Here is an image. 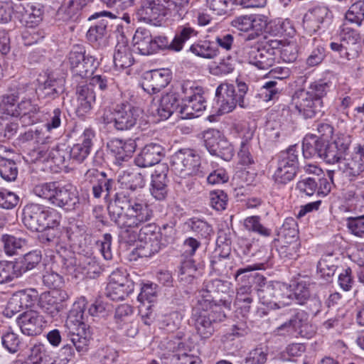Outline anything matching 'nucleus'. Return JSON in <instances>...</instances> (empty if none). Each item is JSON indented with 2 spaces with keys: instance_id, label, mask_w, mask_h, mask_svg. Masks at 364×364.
I'll return each mask as SVG.
<instances>
[{
  "instance_id": "obj_39",
  "label": "nucleus",
  "mask_w": 364,
  "mask_h": 364,
  "mask_svg": "<svg viewBox=\"0 0 364 364\" xmlns=\"http://www.w3.org/2000/svg\"><path fill=\"white\" fill-rule=\"evenodd\" d=\"M85 5V0H68L60 8L58 12L65 14L64 20H75Z\"/></svg>"
},
{
  "instance_id": "obj_52",
  "label": "nucleus",
  "mask_w": 364,
  "mask_h": 364,
  "mask_svg": "<svg viewBox=\"0 0 364 364\" xmlns=\"http://www.w3.org/2000/svg\"><path fill=\"white\" fill-rule=\"evenodd\" d=\"M279 157L278 166L287 168L291 167L293 169L297 170L298 155L296 153V148L294 146H291L287 151L282 152Z\"/></svg>"
},
{
  "instance_id": "obj_32",
  "label": "nucleus",
  "mask_w": 364,
  "mask_h": 364,
  "mask_svg": "<svg viewBox=\"0 0 364 364\" xmlns=\"http://www.w3.org/2000/svg\"><path fill=\"white\" fill-rule=\"evenodd\" d=\"M114 63L116 68L124 69L134 63V58L129 47L124 43H118L115 47Z\"/></svg>"
},
{
  "instance_id": "obj_31",
  "label": "nucleus",
  "mask_w": 364,
  "mask_h": 364,
  "mask_svg": "<svg viewBox=\"0 0 364 364\" xmlns=\"http://www.w3.org/2000/svg\"><path fill=\"white\" fill-rule=\"evenodd\" d=\"M205 101L202 95H197L196 98L188 100L186 102L181 105L179 112L183 118L190 119L198 117V112L205 109Z\"/></svg>"
},
{
  "instance_id": "obj_44",
  "label": "nucleus",
  "mask_w": 364,
  "mask_h": 364,
  "mask_svg": "<svg viewBox=\"0 0 364 364\" xmlns=\"http://www.w3.org/2000/svg\"><path fill=\"white\" fill-rule=\"evenodd\" d=\"M345 16L348 21L360 26L364 21V0L353 3L346 11Z\"/></svg>"
},
{
  "instance_id": "obj_59",
  "label": "nucleus",
  "mask_w": 364,
  "mask_h": 364,
  "mask_svg": "<svg viewBox=\"0 0 364 364\" xmlns=\"http://www.w3.org/2000/svg\"><path fill=\"white\" fill-rule=\"evenodd\" d=\"M107 21L100 20L92 26L87 33V37L90 42H96L107 34Z\"/></svg>"
},
{
  "instance_id": "obj_12",
  "label": "nucleus",
  "mask_w": 364,
  "mask_h": 364,
  "mask_svg": "<svg viewBox=\"0 0 364 364\" xmlns=\"http://www.w3.org/2000/svg\"><path fill=\"white\" fill-rule=\"evenodd\" d=\"M205 146L212 155L220 157L229 161L234 156V150L231 144L225 139L217 129H208L203 132Z\"/></svg>"
},
{
  "instance_id": "obj_5",
  "label": "nucleus",
  "mask_w": 364,
  "mask_h": 364,
  "mask_svg": "<svg viewBox=\"0 0 364 364\" xmlns=\"http://www.w3.org/2000/svg\"><path fill=\"white\" fill-rule=\"evenodd\" d=\"M205 297L193 309L191 319L200 336L208 338L215 331L214 324L223 321L225 314L219 306H211L210 296Z\"/></svg>"
},
{
  "instance_id": "obj_20",
  "label": "nucleus",
  "mask_w": 364,
  "mask_h": 364,
  "mask_svg": "<svg viewBox=\"0 0 364 364\" xmlns=\"http://www.w3.org/2000/svg\"><path fill=\"white\" fill-rule=\"evenodd\" d=\"M17 323L21 332L27 336H36L43 330V317L35 311H27L17 318Z\"/></svg>"
},
{
  "instance_id": "obj_9",
  "label": "nucleus",
  "mask_w": 364,
  "mask_h": 364,
  "mask_svg": "<svg viewBox=\"0 0 364 364\" xmlns=\"http://www.w3.org/2000/svg\"><path fill=\"white\" fill-rule=\"evenodd\" d=\"M140 115V111L129 103L117 105L113 111L104 114L103 121L106 124H113V127L119 131L131 129L134 127Z\"/></svg>"
},
{
  "instance_id": "obj_42",
  "label": "nucleus",
  "mask_w": 364,
  "mask_h": 364,
  "mask_svg": "<svg viewBox=\"0 0 364 364\" xmlns=\"http://www.w3.org/2000/svg\"><path fill=\"white\" fill-rule=\"evenodd\" d=\"M296 223L292 218H288L280 228L278 235L284 243H296L298 231Z\"/></svg>"
},
{
  "instance_id": "obj_18",
  "label": "nucleus",
  "mask_w": 364,
  "mask_h": 364,
  "mask_svg": "<svg viewBox=\"0 0 364 364\" xmlns=\"http://www.w3.org/2000/svg\"><path fill=\"white\" fill-rule=\"evenodd\" d=\"M164 156V148L161 144L149 143L144 146L134 161L139 167H149L158 164Z\"/></svg>"
},
{
  "instance_id": "obj_6",
  "label": "nucleus",
  "mask_w": 364,
  "mask_h": 364,
  "mask_svg": "<svg viewBox=\"0 0 364 364\" xmlns=\"http://www.w3.org/2000/svg\"><path fill=\"white\" fill-rule=\"evenodd\" d=\"M237 92L235 86L231 84H220L216 89L215 100L221 114L232 112L238 105L240 107H246L245 96L248 90L246 83L237 80Z\"/></svg>"
},
{
  "instance_id": "obj_11",
  "label": "nucleus",
  "mask_w": 364,
  "mask_h": 364,
  "mask_svg": "<svg viewBox=\"0 0 364 364\" xmlns=\"http://www.w3.org/2000/svg\"><path fill=\"white\" fill-rule=\"evenodd\" d=\"M242 55L250 64L261 70H268L275 63L273 50L259 44H245L242 48Z\"/></svg>"
},
{
  "instance_id": "obj_4",
  "label": "nucleus",
  "mask_w": 364,
  "mask_h": 364,
  "mask_svg": "<svg viewBox=\"0 0 364 364\" xmlns=\"http://www.w3.org/2000/svg\"><path fill=\"white\" fill-rule=\"evenodd\" d=\"M328 89V84L322 80L311 83L306 90L296 93L294 100L296 109L306 119L321 116L324 112L323 97Z\"/></svg>"
},
{
  "instance_id": "obj_33",
  "label": "nucleus",
  "mask_w": 364,
  "mask_h": 364,
  "mask_svg": "<svg viewBox=\"0 0 364 364\" xmlns=\"http://www.w3.org/2000/svg\"><path fill=\"white\" fill-rule=\"evenodd\" d=\"M325 140L316 139L314 136L305 138L303 141V154L306 159H322L321 154L323 151Z\"/></svg>"
},
{
  "instance_id": "obj_50",
  "label": "nucleus",
  "mask_w": 364,
  "mask_h": 364,
  "mask_svg": "<svg viewBox=\"0 0 364 364\" xmlns=\"http://www.w3.org/2000/svg\"><path fill=\"white\" fill-rule=\"evenodd\" d=\"M159 237L155 236L150 240L142 241L141 242H144V245L139 248L140 255L146 257H151L159 252L162 247H164Z\"/></svg>"
},
{
  "instance_id": "obj_7",
  "label": "nucleus",
  "mask_w": 364,
  "mask_h": 364,
  "mask_svg": "<svg viewBox=\"0 0 364 364\" xmlns=\"http://www.w3.org/2000/svg\"><path fill=\"white\" fill-rule=\"evenodd\" d=\"M290 317L274 330L277 336H292L294 333L310 338L316 333V328L309 322V316L304 311H291Z\"/></svg>"
},
{
  "instance_id": "obj_40",
  "label": "nucleus",
  "mask_w": 364,
  "mask_h": 364,
  "mask_svg": "<svg viewBox=\"0 0 364 364\" xmlns=\"http://www.w3.org/2000/svg\"><path fill=\"white\" fill-rule=\"evenodd\" d=\"M21 275L18 264L13 262H0V284L11 282Z\"/></svg>"
},
{
  "instance_id": "obj_55",
  "label": "nucleus",
  "mask_w": 364,
  "mask_h": 364,
  "mask_svg": "<svg viewBox=\"0 0 364 364\" xmlns=\"http://www.w3.org/2000/svg\"><path fill=\"white\" fill-rule=\"evenodd\" d=\"M235 68L234 60L228 57L219 63L214 62L210 67V73L215 75H226L232 73Z\"/></svg>"
},
{
  "instance_id": "obj_56",
  "label": "nucleus",
  "mask_w": 364,
  "mask_h": 364,
  "mask_svg": "<svg viewBox=\"0 0 364 364\" xmlns=\"http://www.w3.org/2000/svg\"><path fill=\"white\" fill-rule=\"evenodd\" d=\"M42 20V11L31 6L28 9L25 10L21 15V21L26 26L33 27L38 25Z\"/></svg>"
},
{
  "instance_id": "obj_62",
  "label": "nucleus",
  "mask_w": 364,
  "mask_h": 364,
  "mask_svg": "<svg viewBox=\"0 0 364 364\" xmlns=\"http://www.w3.org/2000/svg\"><path fill=\"white\" fill-rule=\"evenodd\" d=\"M19 202V197L14 192L6 189L0 191V208L10 210L16 207Z\"/></svg>"
},
{
  "instance_id": "obj_19",
  "label": "nucleus",
  "mask_w": 364,
  "mask_h": 364,
  "mask_svg": "<svg viewBox=\"0 0 364 364\" xmlns=\"http://www.w3.org/2000/svg\"><path fill=\"white\" fill-rule=\"evenodd\" d=\"M13 117H18L23 126H30L36 123L40 117V107L31 99L23 98L18 102Z\"/></svg>"
},
{
  "instance_id": "obj_8",
  "label": "nucleus",
  "mask_w": 364,
  "mask_h": 364,
  "mask_svg": "<svg viewBox=\"0 0 364 364\" xmlns=\"http://www.w3.org/2000/svg\"><path fill=\"white\" fill-rule=\"evenodd\" d=\"M68 60L72 73L82 78L92 75L100 64L95 56L86 54L85 48L80 45L73 46Z\"/></svg>"
},
{
  "instance_id": "obj_3",
  "label": "nucleus",
  "mask_w": 364,
  "mask_h": 364,
  "mask_svg": "<svg viewBox=\"0 0 364 364\" xmlns=\"http://www.w3.org/2000/svg\"><path fill=\"white\" fill-rule=\"evenodd\" d=\"M34 193L54 206L66 210H75L80 203L76 187L71 183L60 181L44 183L36 186Z\"/></svg>"
},
{
  "instance_id": "obj_37",
  "label": "nucleus",
  "mask_w": 364,
  "mask_h": 364,
  "mask_svg": "<svg viewBox=\"0 0 364 364\" xmlns=\"http://www.w3.org/2000/svg\"><path fill=\"white\" fill-rule=\"evenodd\" d=\"M134 291V283L121 284H107L106 295L113 301L123 300Z\"/></svg>"
},
{
  "instance_id": "obj_16",
  "label": "nucleus",
  "mask_w": 364,
  "mask_h": 364,
  "mask_svg": "<svg viewBox=\"0 0 364 364\" xmlns=\"http://www.w3.org/2000/svg\"><path fill=\"white\" fill-rule=\"evenodd\" d=\"M167 5L155 2L154 0H144L137 11L139 19L154 26L160 25L166 14Z\"/></svg>"
},
{
  "instance_id": "obj_35",
  "label": "nucleus",
  "mask_w": 364,
  "mask_h": 364,
  "mask_svg": "<svg viewBox=\"0 0 364 364\" xmlns=\"http://www.w3.org/2000/svg\"><path fill=\"white\" fill-rule=\"evenodd\" d=\"M118 181L124 188L135 191L144 186V179L141 173L136 171H124L119 176Z\"/></svg>"
},
{
  "instance_id": "obj_54",
  "label": "nucleus",
  "mask_w": 364,
  "mask_h": 364,
  "mask_svg": "<svg viewBox=\"0 0 364 364\" xmlns=\"http://www.w3.org/2000/svg\"><path fill=\"white\" fill-rule=\"evenodd\" d=\"M41 261V254L39 251H31L24 255L18 267L21 272H25L35 268Z\"/></svg>"
},
{
  "instance_id": "obj_63",
  "label": "nucleus",
  "mask_w": 364,
  "mask_h": 364,
  "mask_svg": "<svg viewBox=\"0 0 364 364\" xmlns=\"http://www.w3.org/2000/svg\"><path fill=\"white\" fill-rule=\"evenodd\" d=\"M311 293L309 285L304 282H299L292 293L293 299L299 304H304L310 299Z\"/></svg>"
},
{
  "instance_id": "obj_14",
  "label": "nucleus",
  "mask_w": 364,
  "mask_h": 364,
  "mask_svg": "<svg viewBox=\"0 0 364 364\" xmlns=\"http://www.w3.org/2000/svg\"><path fill=\"white\" fill-rule=\"evenodd\" d=\"M228 289L227 282H224L220 279H214L207 281L204 283L203 289L200 291V299L198 300H203L205 299V296H210V303L212 306H223L224 308L230 310L231 304L233 301V297L231 295L227 294L223 297L220 298L218 301L216 300V295L219 293H225Z\"/></svg>"
},
{
  "instance_id": "obj_24",
  "label": "nucleus",
  "mask_w": 364,
  "mask_h": 364,
  "mask_svg": "<svg viewBox=\"0 0 364 364\" xmlns=\"http://www.w3.org/2000/svg\"><path fill=\"white\" fill-rule=\"evenodd\" d=\"M136 142L129 139L123 141L114 139L107 143V147L114 154L116 159L125 161L129 159L136 149Z\"/></svg>"
},
{
  "instance_id": "obj_53",
  "label": "nucleus",
  "mask_w": 364,
  "mask_h": 364,
  "mask_svg": "<svg viewBox=\"0 0 364 364\" xmlns=\"http://www.w3.org/2000/svg\"><path fill=\"white\" fill-rule=\"evenodd\" d=\"M66 123L65 114L59 108L54 109L48 115L46 127L48 132L57 129Z\"/></svg>"
},
{
  "instance_id": "obj_45",
  "label": "nucleus",
  "mask_w": 364,
  "mask_h": 364,
  "mask_svg": "<svg viewBox=\"0 0 364 364\" xmlns=\"http://www.w3.org/2000/svg\"><path fill=\"white\" fill-rule=\"evenodd\" d=\"M18 175V168L14 161L0 156V176L6 181H14Z\"/></svg>"
},
{
  "instance_id": "obj_29",
  "label": "nucleus",
  "mask_w": 364,
  "mask_h": 364,
  "mask_svg": "<svg viewBox=\"0 0 364 364\" xmlns=\"http://www.w3.org/2000/svg\"><path fill=\"white\" fill-rule=\"evenodd\" d=\"M180 107L178 95L171 92L162 96L156 112L161 119H166Z\"/></svg>"
},
{
  "instance_id": "obj_27",
  "label": "nucleus",
  "mask_w": 364,
  "mask_h": 364,
  "mask_svg": "<svg viewBox=\"0 0 364 364\" xmlns=\"http://www.w3.org/2000/svg\"><path fill=\"white\" fill-rule=\"evenodd\" d=\"M340 40L346 47V50L350 53L353 58L358 53L360 48V33L355 29L343 24L340 33Z\"/></svg>"
},
{
  "instance_id": "obj_60",
  "label": "nucleus",
  "mask_w": 364,
  "mask_h": 364,
  "mask_svg": "<svg viewBox=\"0 0 364 364\" xmlns=\"http://www.w3.org/2000/svg\"><path fill=\"white\" fill-rule=\"evenodd\" d=\"M38 304L43 311L52 318L58 316L62 311L45 292L40 296Z\"/></svg>"
},
{
  "instance_id": "obj_15",
  "label": "nucleus",
  "mask_w": 364,
  "mask_h": 364,
  "mask_svg": "<svg viewBox=\"0 0 364 364\" xmlns=\"http://www.w3.org/2000/svg\"><path fill=\"white\" fill-rule=\"evenodd\" d=\"M85 181L92 185V194L95 198H100L105 193V198L109 196L114 181L107 178L105 173L100 172L96 168H90L85 173Z\"/></svg>"
},
{
  "instance_id": "obj_41",
  "label": "nucleus",
  "mask_w": 364,
  "mask_h": 364,
  "mask_svg": "<svg viewBox=\"0 0 364 364\" xmlns=\"http://www.w3.org/2000/svg\"><path fill=\"white\" fill-rule=\"evenodd\" d=\"M1 241L6 254L9 256L17 254L18 250H21L27 245L26 239L7 234L2 235Z\"/></svg>"
},
{
  "instance_id": "obj_10",
  "label": "nucleus",
  "mask_w": 364,
  "mask_h": 364,
  "mask_svg": "<svg viewBox=\"0 0 364 364\" xmlns=\"http://www.w3.org/2000/svg\"><path fill=\"white\" fill-rule=\"evenodd\" d=\"M171 164L175 172L185 178L197 174L200 158L191 149H181L171 156Z\"/></svg>"
},
{
  "instance_id": "obj_23",
  "label": "nucleus",
  "mask_w": 364,
  "mask_h": 364,
  "mask_svg": "<svg viewBox=\"0 0 364 364\" xmlns=\"http://www.w3.org/2000/svg\"><path fill=\"white\" fill-rule=\"evenodd\" d=\"M77 106L76 112L79 116L89 112L95 102V93L91 85L85 84L78 86L76 89Z\"/></svg>"
},
{
  "instance_id": "obj_51",
  "label": "nucleus",
  "mask_w": 364,
  "mask_h": 364,
  "mask_svg": "<svg viewBox=\"0 0 364 364\" xmlns=\"http://www.w3.org/2000/svg\"><path fill=\"white\" fill-rule=\"evenodd\" d=\"M203 92V88L198 86L194 82H183L181 85L182 104L186 102L188 100L196 98L197 95H202Z\"/></svg>"
},
{
  "instance_id": "obj_25",
  "label": "nucleus",
  "mask_w": 364,
  "mask_h": 364,
  "mask_svg": "<svg viewBox=\"0 0 364 364\" xmlns=\"http://www.w3.org/2000/svg\"><path fill=\"white\" fill-rule=\"evenodd\" d=\"M25 87L18 86L16 88H10L8 91L0 96V113L13 116L14 110L23 92Z\"/></svg>"
},
{
  "instance_id": "obj_34",
  "label": "nucleus",
  "mask_w": 364,
  "mask_h": 364,
  "mask_svg": "<svg viewBox=\"0 0 364 364\" xmlns=\"http://www.w3.org/2000/svg\"><path fill=\"white\" fill-rule=\"evenodd\" d=\"M198 32L188 25L179 26L176 31L174 38L171 42V50L180 51L188 39L193 36H196Z\"/></svg>"
},
{
  "instance_id": "obj_30",
  "label": "nucleus",
  "mask_w": 364,
  "mask_h": 364,
  "mask_svg": "<svg viewBox=\"0 0 364 364\" xmlns=\"http://www.w3.org/2000/svg\"><path fill=\"white\" fill-rule=\"evenodd\" d=\"M338 168L349 178L350 181H353L364 171V162L358 156H353L348 159L345 157Z\"/></svg>"
},
{
  "instance_id": "obj_48",
  "label": "nucleus",
  "mask_w": 364,
  "mask_h": 364,
  "mask_svg": "<svg viewBox=\"0 0 364 364\" xmlns=\"http://www.w3.org/2000/svg\"><path fill=\"white\" fill-rule=\"evenodd\" d=\"M190 50L197 56L210 59L215 57L218 53V50L209 41L193 44L190 47Z\"/></svg>"
},
{
  "instance_id": "obj_49",
  "label": "nucleus",
  "mask_w": 364,
  "mask_h": 364,
  "mask_svg": "<svg viewBox=\"0 0 364 364\" xmlns=\"http://www.w3.org/2000/svg\"><path fill=\"white\" fill-rule=\"evenodd\" d=\"M244 226L248 231L256 232L262 236L267 237L271 235V230L265 228L260 222L259 216L247 217L244 220Z\"/></svg>"
},
{
  "instance_id": "obj_47",
  "label": "nucleus",
  "mask_w": 364,
  "mask_h": 364,
  "mask_svg": "<svg viewBox=\"0 0 364 364\" xmlns=\"http://www.w3.org/2000/svg\"><path fill=\"white\" fill-rule=\"evenodd\" d=\"M133 313L132 306L124 304L118 306L115 309L114 313V322L118 328H124V326L129 325V321Z\"/></svg>"
},
{
  "instance_id": "obj_28",
  "label": "nucleus",
  "mask_w": 364,
  "mask_h": 364,
  "mask_svg": "<svg viewBox=\"0 0 364 364\" xmlns=\"http://www.w3.org/2000/svg\"><path fill=\"white\" fill-rule=\"evenodd\" d=\"M65 80L63 77H55L48 75L47 79L39 85V90L44 97L55 99L64 92Z\"/></svg>"
},
{
  "instance_id": "obj_43",
  "label": "nucleus",
  "mask_w": 364,
  "mask_h": 364,
  "mask_svg": "<svg viewBox=\"0 0 364 364\" xmlns=\"http://www.w3.org/2000/svg\"><path fill=\"white\" fill-rule=\"evenodd\" d=\"M162 364H201L199 357L186 353L182 354L169 353L161 358Z\"/></svg>"
},
{
  "instance_id": "obj_61",
  "label": "nucleus",
  "mask_w": 364,
  "mask_h": 364,
  "mask_svg": "<svg viewBox=\"0 0 364 364\" xmlns=\"http://www.w3.org/2000/svg\"><path fill=\"white\" fill-rule=\"evenodd\" d=\"M210 205L217 210H223L226 208L228 202V196L222 190H215L210 191L209 193Z\"/></svg>"
},
{
  "instance_id": "obj_1",
  "label": "nucleus",
  "mask_w": 364,
  "mask_h": 364,
  "mask_svg": "<svg viewBox=\"0 0 364 364\" xmlns=\"http://www.w3.org/2000/svg\"><path fill=\"white\" fill-rule=\"evenodd\" d=\"M110 220L120 230L119 237L125 242L138 237L140 242L160 237L159 227L149 222L153 211L149 205L138 198H132L123 193H117L107 207Z\"/></svg>"
},
{
  "instance_id": "obj_17",
  "label": "nucleus",
  "mask_w": 364,
  "mask_h": 364,
  "mask_svg": "<svg viewBox=\"0 0 364 364\" xmlns=\"http://www.w3.org/2000/svg\"><path fill=\"white\" fill-rule=\"evenodd\" d=\"M46 207L37 203H28L23 209V223L31 231L42 232Z\"/></svg>"
},
{
  "instance_id": "obj_36",
  "label": "nucleus",
  "mask_w": 364,
  "mask_h": 364,
  "mask_svg": "<svg viewBox=\"0 0 364 364\" xmlns=\"http://www.w3.org/2000/svg\"><path fill=\"white\" fill-rule=\"evenodd\" d=\"M277 290V282H269L268 285L257 289V294L262 304L271 309H275V294Z\"/></svg>"
},
{
  "instance_id": "obj_26",
  "label": "nucleus",
  "mask_w": 364,
  "mask_h": 364,
  "mask_svg": "<svg viewBox=\"0 0 364 364\" xmlns=\"http://www.w3.org/2000/svg\"><path fill=\"white\" fill-rule=\"evenodd\" d=\"M134 48L141 55H149L154 53L153 37L145 28H138L133 37Z\"/></svg>"
},
{
  "instance_id": "obj_58",
  "label": "nucleus",
  "mask_w": 364,
  "mask_h": 364,
  "mask_svg": "<svg viewBox=\"0 0 364 364\" xmlns=\"http://www.w3.org/2000/svg\"><path fill=\"white\" fill-rule=\"evenodd\" d=\"M253 136V132L248 130L247 134L244 136L245 141H242L240 145V149L238 152L240 163L243 165H250L253 164V158L250 151V147L247 141L251 139Z\"/></svg>"
},
{
  "instance_id": "obj_46",
  "label": "nucleus",
  "mask_w": 364,
  "mask_h": 364,
  "mask_svg": "<svg viewBox=\"0 0 364 364\" xmlns=\"http://www.w3.org/2000/svg\"><path fill=\"white\" fill-rule=\"evenodd\" d=\"M39 236V241L46 245H58L62 240L63 236L60 227L53 228H46L43 230Z\"/></svg>"
},
{
  "instance_id": "obj_2",
  "label": "nucleus",
  "mask_w": 364,
  "mask_h": 364,
  "mask_svg": "<svg viewBox=\"0 0 364 364\" xmlns=\"http://www.w3.org/2000/svg\"><path fill=\"white\" fill-rule=\"evenodd\" d=\"M87 318L85 304L75 303L65 321L63 336L66 337L70 343H66L60 348L58 355L62 360L68 362L74 358L73 346L80 353L87 351L92 333L90 326L87 323Z\"/></svg>"
},
{
  "instance_id": "obj_57",
  "label": "nucleus",
  "mask_w": 364,
  "mask_h": 364,
  "mask_svg": "<svg viewBox=\"0 0 364 364\" xmlns=\"http://www.w3.org/2000/svg\"><path fill=\"white\" fill-rule=\"evenodd\" d=\"M296 171V169H293L291 167L287 168L285 167L277 166V168L272 176L273 180L277 184H287L294 178Z\"/></svg>"
},
{
  "instance_id": "obj_22",
  "label": "nucleus",
  "mask_w": 364,
  "mask_h": 364,
  "mask_svg": "<svg viewBox=\"0 0 364 364\" xmlns=\"http://www.w3.org/2000/svg\"><path fill=\"white\" fill-rule=\"evenodd\" d=\"M169 82L170 76L168 72L155 70L146 75L142 87L149 94H155L166 87Z\"/></svg>"
},
{
  "instance_id": "obj_64",
  "label": "nucleus",
  "mask_w": 364,
  "mask_h": 364,
  "mask_svg": "<svg viewBox=\"0 0 364 364\" xmlns=\"http://www.w3.org/2000/svg\"><path fill=\"white\" fill-rule=\"evenodd\" d=\"M48 157L51 158L53 163L58 166L64 165L69 159L70 151L63 146H57L52 149L48 154Z\"/></svg>"
},
{
  "instance_id": "obj_38",
  "label": "nucleus",
  "mask_w": 364,
  "mask_h": 364,
  "mask_svg": "<svg viewBox=\"0 0 364 364\" xmlns=\"http://www.w3.org/2000/svg\"><path fill=\"white\" fill-rule=\"evenodd\" d=\"M28 360L32 364H52V358L48 354V348L41 343L35 344L31 348Z\"/></svg>"
},
{
  "instance_id": "obj_13",
  "label": "nucleus",
  "mask_w": 364,
  "mask_h": 364,
  "mask_svg": "<svg viewBox=\"0 0 364 364\" xmlns=\"http://www.w3.org/2000/svg\"><path fill=\"white\" fill-rule=\"evenodd\" d=\"M351 137L349 135L339 134L333 141L324 143L322 159L328 164H341L349 149Z\"/></svg>"
},
{
  "instance_id": "obj_21",
  "label": "nucleus",
  "mask_w": 364,
  "mask_h": 364,
  "mask_svg": "<svg viewBox=\"0 0 364 364\" xmlns=\"http://www.w3.org/2000/svg\"><path fill=\"white\" fill-rule=\"evenodd\" d=\"M168 167L166 164H159L151 175V195L159 200L165 199L167 196V173Z\"/></svg>"
}]
</instances>
